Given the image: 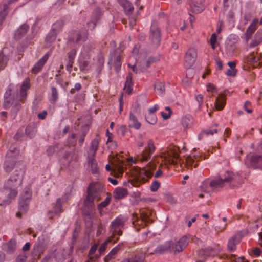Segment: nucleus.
Returning <instances> with one entry per match:
<instances>
[{"label": "nucleus", "instance_id": "obj_1", "mask_svg": "<svg viewBox=\"0 0 262 262\" xmlns=\"http://www.w3.org/2000/svg\"><path fill=\"white\" fill-rule=\"evenodd\" d=\"M24 172L21 170H15L10 178L5 182L4 192L7 194V199L3 200L0 206L4 207L9 205L12 200L18 194V189L21 187Z\"/></svg>", "mask_w": 262, "mask_h": 262}, {"label": "nucleus", "instance_id": "obj_2", "mask_svg": "<svg viewBox=\"0 0 262 262\" xmlns=\"http://www.w3.org/2000/svg\"><path fill=\"white\" fill-rule=\"evenodd\" d=\"M17 94L13 92L11 85L6 90L4 95L3 106L10 109L11 116L15 118L21 107L20 100L17 98Z\"/></svg>", "mask_w": 262, "mask_h": 262}, {"label": "nucleus", "instance_id": "obj_3", "mask_svg": "<svg viewBox=\"0 0 262 262\" xmlns=\"http://www.w3.org/2000/svg\"><path fill=\"white\" fill-rule=\"evenodd\" d=\"M237 176L233 172L227 171L219 178L209 182V185L213 189L222 188L226 186L234 185L236 181Z\"/></svg>", "mask_w": 262, "mask_h": 262}, {"label": "nucleus", "instance_id": "obj_4", "mask_svg": "<svg viewBox=\"0 0 262 262\" xmlns=\"http://www.w3.org/2000/svg\"><path fill=\"white\" fill-rule=\"evenodd\" d=\"M101 192L100 189H98L92 184L88 187L87 194L84 201V206L88 209V210L85 212V214L90 215L91 213L93 208L94 207V200L97 199V201H99L101 199Z\"/></svg>", "mask_w": 262, "mask_h": 262}, {"label": "nucleus", "instance_id": "obj_5", "mask_svg": "<svg viewBox=\"0 0 262 262\" xmlns=\"http://www.w3.org/2000/svg\"><path fill=\"white\" fill-rule=\"evenodd\" d=\"M89 33L86 29L72 31L68 36V43L78 44L80 41L84 42L88 39Z\"/></svg>", "mask_w": 262, "mask_h": 262}, {"label": "nucleus", "instance_id": "obj_6", "mask_svg": "<svg viewBox=\"0 0 262 262\" xmlns=\"http://www.w3.org/2000/svg\"><path fill=\"white\" fill-rule=\"evenodd\" d=\"M136 175L138 181L133 183V185L135 187H138L142 183H144L148 181L152 176V172L145 168H138L136 170Z\"/></svg>", "mask_w": 262, "mask_h": 262}, {"label": "nucleus", "instance_id": "obj_7", "mask_svg": "<svg viewBox=\"0 0 262 262\" xmlns=\"http://www.w3.org/2000/svg\"><path fill=\"white\" fill-rule=\"evenodd\" d=\"M16 151L17 149L16 148H14L13 150L10 149L6 155L4 168L7 172L11 171L15 165L17 158L14 153Z\"/></svg>", "mask_w": 262, "mask_h": 262}, {"label": "nucleus", "instance_id": "obj_8", "mask_svg": "<svg viewBox=\"0 0 262 262\" xmlns=\"http://www.w3.org/2000/svg\"><path fill=\"white\" fill-rule=\"evenodd\" d=\"M188 244V238L186 236H183L175 243L172 242L171 247L172 252L177 254L182 252Z\"/></svg>", "mask_w": 262, "mask_h": 262}, {"label": "nucleus", "instance_id": "obj_9", "mask_svg": "<svg viewBox=\"0 0 262 262\" xmlns=\"http://www.w3.org/2000/svg\"><path fill=\"white\" fill-rule=\"evenodd\" d=\"M245 234L244 232L239 231L229 239L227 245V249L230 252H232L236 250V245L240 242Z\"/></svg>", "mask_w": 262, "mask_h": 262}, {"label": "nucleus", "instance_id": "obj_10", "mask_svg": "<svg viewBox=\"0 0 262 262\" xmlns=\"http://www.w3.org/2000/svg\"><path fill=\"white\" fill-rule=\"evenodd\" d=\"M102 12L99 8H96L92 13L90 20L86 23L88 27L90 30H94L97 24L99 22L102 16Z\"/></svg>", "mask_w": 262, "mask_h": 262}, {"label": "nucleus", "instance_id": "obj_11", "mask_svg": "<svg viewBox=\"0 0 262 262\" xmlns=\"http://www.w3.org/2000/svg\"><path fill=\"white\" fill-rule=\"evenodd\" d=\"M155 150V147L154 144V142L150 140L148 142L147 148H145L144 151L141 153V156L139 157V159L141 161H148L152 154Z\"/></svg>", "mask_w": 262, "mask_h": 262}, {"label": "nucleus", "instance_id": "obj_12", "mask_svg": "<svg viewBox=\"0 0 262 262\" xmlns=\"http://www.w3.org/2000/svg\"><path fill=\"white\" fill-rule=\"evenodd\" d=\"M125 221L123 219L120 217H116L111 223V230L114 234H118L121 236L122 234L121 228L124 225Z\"/></svg>", "mask_w": 262, "mask_h": 262}, {"label": "nucleus", "instance_id": "obj_13", "mask_svg": "<svg viewBox=\"0 0 262 262\" xmlns=\"http://www.w3.org/2000/svg\"><path fill=\"white\" fill-rule=\"evenodd\" d=\"M197 58V51L194 48H190L185 54L186 66L190 68L195 63Z\"/></svg>", "mask_w": 262, "mask_h": 262}, {"label": "nucleus", "instance_id": "obj_14", "mask_svg": "<svg viewBox=\"0 0 262 262\" xmlns=\"http://www.w3.org/2000/svg\"><path fill=\"white\" fill-rule=\"evenodd\" d=\"M172 245V241H168L165 243L164 244L159 245L156 247V248L154 250L153 252H151L150 253V254H163L166 252H172L171 247Z\"/></svg>", "mask_w": 262, "mask_h": 262}, {"label": "nucleus", "instance_id": "obj_15", "mask_svg": "<svg viewBox=\"0 0 262 262\" xmlns=\"http://www.w3.org/2000/svg\"><path fill=\"white\" fill-rule=\"evenodd\" d=\"M179 148L176 146L169 147L167 150V156L169 157L168 162L171 164H176L177 160H179L178 153Z\"/></svg>", "mask_w": 262, "mask_h": 262}, {"label": "nucleus", "instance_id": "obj_16", "mask_svg": "<svg viewBox=\"0 0 262 262\" xmlns=\"http://www.w3.org/2000/svg\"><path fill=\"white\" fill-rule=\"evenodd\" d=\"M150 39L154 44H159L161 40V33L159 28L156 24H153L150 28Z\"/></svg>", "mask_w": 262, "mask_h": 262}, {"label": "nucleus", "instance_id": "obj_17", "mask_svg": "<svg viewBox=\"0 0 262 262\" xmlns=\"http://www.w3.org/2000/svg\"><path fill=\"white\" fill-rule=\"evenodd\" d=\"M50 56L49 53H47L42 58L40 59L39 61L34 66L33 68L31 70L32 73L34 74H37L39 72L43 67L46 63L48 60L49 57Z\"/></svg>", "mask_w": 262, "mask_h": 262}, {"label": "nucleus", "instance_id": "obj_18", "mask_svg": "<svg viewBox=\"0 0 262 262\" xmlns=\"http://www.w3.org/2000/svg\"><path fill=\"white\" fill-rule=\"evenodd\" d=\"M117 2L123 7L127 15H132L134 8L132 4L128 0H117Z\"/></svg>", "mask_w": 262, "mask_h": 262}, {"label": "nucleus", "instance_id": "obj_19", "mask_svg": "<svg viewBox=\"0 0 262 262\" xmlns=\"http://www.w3.org/2000/svg\"><path fill=\"white\" fill-rule=\"evenodd\" d=\"M61 201L60 198L56 200V204L54 206L53 211H49L48 215L50 219H53L54 215H59L62 212Z\"/></svg>", "mask_w": 262, "mask_h": 262}, {"label": "nucleus", "instance_id": "obj_20", "mask_svg": "<svg viewBox=\"0 0 262 262\" xmlns=\"http://www.w3.org/2000/svg\"><path fill=\"white\" fill-rule=\"evenodd\" d=\"M43 238H39L37 242L34 244L32 253L35 256L39 258L44 251V246L43 244Z\"/></svg>", "mask_w": 262, "mask_h": 262}, {"label": "nucleus", "instance_id": "obj_21", "mask_svg": "<svg viewBox=\"0 0 262 262\" xmlns=\"http://www.w3.org/2000/svg\"><path fill=\"white\" fill-rule=\"evenodd\" d=\"M29 29V25L24 23L21 25L15 32L14 37L15 39L18 40L26 34Z\"/></svg>", "mask_w": 262, "mask_h": 262}, {"label": "nucleus", "instance_id": "obj_22", "mask_svg": "<svg viewBox=\"0 0 262 262\" xmlns=\"http://www.w3.org/2000/svg\"><path fill=\"white\" fill-rule=\"evenodd\" d=\"M250 165L254 169H262V156L252 155L250 158Z\"/></svg>", "mask_w": 262, "mask_h": 262}, {"label": "nucleus", "instance_id": "obj_23", "mask_svg": "<svg viewBox=\"0 0 262 262\" xmlns=\"http://www.w3.org/2000/svg\"><path fill=\"white\" fill-rule=\"evenodd\" d=\"M63 159L71 163L72 162H76L78 161V157L76 152L75 149L73 148L71 151L66 152L63 156Z\"/></svg>", "mask_w": 262, "mask_h": 262}, {"label": "nucleus", "instance_id": "obj_24", "mask_svg": "<svg viewBox=\"0 0 262 262\" xmlns=\"http://www.w3.org/2000/svg\"><path fill=\"white\" fill-rule=\"evenodd\" d=\"M262 42V30H258L254 35L253 39L249 43V47L254 48L258 46Z\"/></svg>", "mask_w": 262, "mask_h": 262}, {"label": "nucleus", "instance_id": "obj_25", "mask_svg": "<svg viewBox=\"0 0 262 262\" xmlns=\"http://www.w3.org/2000/svg\"><path fill=\"white\" fill-rule=\"evenodd\" d=\"M16 248V242L15 239H10L3 245V249L7 253L11 254L14 252Z\"/></svg>", "mask_w": 262, "mask_h": 262}, {"label": "nucleus", "instance_id": "obj_26", "mask_svg": "<svg viewBox=\"0 0 262 262\" xmlns=\"http://www.w3.org/2000/svg\"><path fill=\"white\" fill-rule=\"evenodd\" d=\"M77 53V51L75 49H72L68 53V61L67 65V70L71 72L73 67V64L75 59V56Z\"/></svg>", "mask_w": 262, "mask_h": 262}, {"label": "nucleus", "instance_id": "obj_27", "mask_svg": "<svg viewBox=\"0 0 262 262\" xmlns=\"http://www.w3.org/2000/svg\"><path fill=\"white\" fill-rule=\"evenodd\" d=\"M88 164L91 166V172L93 174H97L98 173V168L97 162L95 159V156L88 155Z\"/></svg>", "mask_w": 262, "mask_h": 262}, {"label": "nucleus", "instance_id": "obj_28", "mask_svg": "<svg viewBox=\"0 0 262 262\" xmlns=\"http://www.w3.org/2000/svg\"><path fill=\"white\" fill-rule=\"evenodd\" d=\"M194 123L193 117L190 115H187L183 117L181 120V123L183 127L185 129L189 128L192 127Z\"/></svg>", "mask_w": 262, "mask_h": 262}, {"label": "nucleus", "instance_id": "obj_29", "mask_svg": "<svg viewBox=\"0 0 262 262\" xmlns=\"http://www.w3.org/2000/svg\"><path fill=\"white\" fill-rule=\"evenodd\" d=\"M115 51L110 55V60L112 61L114 60V68L117 72H118L120 70L121 67V57L120 55H117L115 57Z\"/></svg>", "mask_w": 262, "mask_h": 262}, {"label": "nucleus", "instance_id": "obj_30", "mask_svg": "<svg viewBox=\"0 0 262 262\" xmlns=\"http://www.w3.org/2000/svg\"><path fill=\"white\" fill-rule=\"evenodd\" d=\"M114 194L115 199H121L127 195L128 191L126 189L118 187L115 189Z\"/></svg>", "mask_w": 262, "mask_h": 262}, {"label": "nucleus", "instance_id": "obj_31", "mask_svg": "<svg viewBox=\"0 0 262 262\" xmlns=\"http://www.w3.org/2000/svg\"><path fill=\"white\" fill-rule=\"evenodd\" d=\"M225 99L226 97L224 95L221 94L219 95L215 102V106L217 110H221L224 108L225 104Z\"/></svg>", "mask_w": 262, "mask_h": 262}, {"label": "nucleus", "instance_id": "obj_32", "mask_svg": "<svg viewBox=\"0 0 262 262\" xmlns=\"http://www.w3.org/2000/svg\"><path fill=\"white\" fill-rule=\"evenodd\" d=\"M140 217L142 220L146 223H150V216L151 215V210L147 209H142L140 210Z\"/></svg>", "mask_w": 262, "mask_h": 262}, {"label": "nucleus", "instance_id": "obj_33", "mask_svg": "<svg viewBox=\"0 0 262 262\" xmlns=\"http://www.w3.org/2000/svg\"><path fill=\"white\" fill-rule=\"evenodd\" d=\"M99 145V141L97 139H94L91 142L90 147L89 149V152L88 155H91L92 156H95L97 150H98Z\"/></svg>", "mask_w": 262, "mask_h": 262}, {"label": "nucleus", "instance_id": "obj_34", "mask_svg": "<svg viewBox=\"0 0 262 262\" xmlns=\"http://www.w3.org/2000/svg\"><path fill=\"white\" fill-rule=\"evenodd\" d=\"M132 85V74L131 73H129L126 77V79L125 83V87L124 88V90H126V92L128 93V94H130L132 93V91L133 90Z\"/></svg>", "mask_w": 262, "mask_h": 262}, {"label": "nucleus", "instance_id": "obj_35", "mask_svg": "<svg viewBox=\"0 0 262 262\" xmlns=\"http://www.w3.org/2000/svg\"><path fill=\"white\" fill-rule=\"evenodd\" d=\"M129 120L132 122V123L129 125V127H133L136 129H140L141 123L138 121L137 117L132 112L130 113Z\"/></svg>", "mask_w": 262, "mask_h": 262}, {"label": "nucleus", "instance_id": "obj_36", "mask_svg": "<svg viewBox=\"0 0 262 262\" xmlns=\"http://www.w3.org/2000/svg\"><path fill=\"white\" fill-rule=\"evenodd\" d=\"M111 201V195L110 193H107V196L104 201H102L97 205V208L100 213H102V210L103 208L106 207Z\"/></svg>", "mask_w": 262, "mask_h": 262}, {"label": "nucleus", "instance_id": "obj_37", "mask_svg": "<svg viewBox=\"0 0 262 262\" xmlns=\"http://www.w3.org/2000/svg\"><path fill=\"white\" fill-rule=\"evenodd\" d=\"M64 25V23L63 20H58L53 24L51 31L57 34L62 30Z\"/></svg>", "mask_w": 262, "mask_h": 262}, {"label": "nucleus", "instance_id": "obj_38", "mask_svg": "<svg viewBox=\"0 0 262 262\" xmlns=\"http://www.w3.org/2000/svg\"><path fill=\"white\" fill-rule=\"evenodd\" d=\"M32 193L29 188H25L19 197L20 200H25L27 202H30L31 199Z\"/></svg>", "mask_w": 262, "mask_h": 262}, {"label": "nucleus", "instance_id": "obj_39", "mask_svg": "<svg viewBox=\"0 0 262 262\" xmlns=\"http://www.w3.org/2000/svg\"><path fill=\"white\" fill-rule=\"evenodd\" d=\"M36 127L34 124L28 125L25 129L26 134L30 138H32L35 135Z\"/></svg>", "mask_w": 262, "mask_h": 262}, {"label": "nucleus", "instance_id": "obj_40", "mask_svg": "<svg viewBox=\"0 0 262 262\" xmlns=\"http://www.w3.org/2000/svg\"><path fill=\"white\" fill-rule=\"evenodd\" d=\"M51 95L50 98V101L52 104H55L58 99V92L57 89L55 86L51 88Z\"/></svg>", "mask_w": 262, "mask_h": 262}, {"label": "nucleus", "instance_id": "obj_41", "mask_svg": "<svg viewBox=\"0 0 262 262\" xmlns=\"http://www.w3.org/2000/svg\"><path fill=\"white\" fill-rule=\"evenodd\" d=\"M247 61L250 64H255V67L260 66L262 67V62L259 61V58H256L253 55V54H250L247 57Z\"/></svg>", "mask_w": 262, "mask_h": 262}, {"label": "nucleus", "instance_id": "obj_42", "mask_svg": "<svg viewBox=\"0 0 262 262\" xmlns=\"http://www.w3.org/2000/svg\"><path fill=\"white\" fill-rule=\"evenodd\" d=\"M97 248H98V245L97 244H94L91 247V249H90L89 253V256L90 260H91V261H95L99 257V256H98L97 255L93 256V255L94 254L95 252H96Z\"/></svg>", "mask_w": 262, "mask_h": 262}, {"label": "nucleus", "instance_id": "obj_43", "mask_svg": "<svg viewBox=\"0 0 262 262\" xmlns=\"http://www.w3.org/2000/svg\"><path fill=\"white\" fill-rule=\"evenodd\" d=\"M8 13V5L4 4L3 6V10L0 12V25L4 22L6 16Z\"/></svg>", "mask_w": 262, "mask_h": 262}, {"label": "nucleus", "instance_id": "obj_44", "mask_svg": "<svg viewBox=\"0 0 262 262\" xmlns=\"http://www.w3.org/2000/svg\"><path fill=\"white\" fill-rule=\"evenodd\" d=\"M30 202H27L25 200H19L18 208L19 210L23 212H26L28 209L29 204Z\"/></svg>", "mask_w": 262, "mask_h": 262}, {"label": "nucleus", "instance_id": "obj_45", "mask_svg": "<svg viewBox=\"0 0 262 262\" xmlns=\"http://www.w3.org/2000/svg\"><path fill=\"white\" fill-rule=\"evenodd\" d=\"M145 258V255L143 253L136 254L134 257H130L131 262H143Z\"/></svg>", "mask_w": 262, "mask_h": 262}, {"label": "nucleus", "instance_id": "obj_46", "mask_svg": "<svg viewBox=\"0 0 262 262\" xmlns=\"http://www.w3.org/2000/svg\"><path fill=\"white\" fill-rule=\"evenodd\" d=\"M8 57L3 54L2 51L0 52V71L4 69L7 64Z\"/></svg>", "mask_w": 262, "mask_h": 262}, {"label": "nucleus", "instance_id": "obj_47", "mask_svg": "<svg viewBox=\"0 0 262 262\" xmlns=\"http://www.w3.org/2000/svg\"><path fill=\"white\" fill-rule=\"evenodd\" d=\"M198 255L204 261L210 256V252L208 249H201L198 251Z\"/></svg>", "mask_w": 262, "mask_h": 262}, {"label": "nucleus", "instance_id": "obj_48", "mask_svg": "<svg viewBox=\"0 0 262 262\" xmlns=\"http://www.w3.org/2000/svg\"><path fill=\"white\" fill-rule=\"evenodd\" d=\"M217 130L216 129H207L206 130L202 131L198 135V139L201 140L204 135H213L214 133H217Z\"/></svg>", "mask_w": 262, "mask_h": 262}, {"label": "nucleus", "instance_id": "obj_49", "mask_svg": "<svg viewBox=\"0 0 262 262\" xmlns=\"http://www.w3.org/2000/svg\"><path fill=\"white\" fill-rule=\"evenodd\" d=\"M57 34L51 31L47 35L46 38V42L47 45L48 43H51L54 42L56 38Z\"/></svg>", "mask_w": 262, "mask_h": 262}, {"label": "nucleus", "instance_id": "obj_50", "mask_svg": "<svg viewBox=\"0 0 262 262\" xmlns=\"http://www.w3.org/2000/svg\"><path fill=\"white\" fill-rule=\"evenodd\" d=\"M258 23V19L254 18L249 26L247 28V30H248L250 32L254 33L257 28Z\"/></svg>", "mask_w": 262, "mask_h": 262}, {"label": "nucleus", "instance_id": "obj_51", "mask_svg": "<svg viewBox=\"0 0 262 262\" xmlns=\"http://www.w3.org/2000/svg\"><path fill=\"white\" fill-rule=\"evenodd\" d=\"M190 10L193 13H199L203 11V9L198 5V3H192L190 5Z\"/></svg>", "mask_w": 262, "mask_h": 262}, {"label": "nucleus", "instance_id": "obj_52", "mask_svg": "<svg viewBox=\"0 0 262 262\" xmlns=\"http://www.w3.org/2000/svg\"><path fill=\"white\" fill-rule=\"evenodd\" d=\"M155 89L159 93L162 94L165 91L164 84L161 82H157L155 84Z\"/></svg>", "mask_w": 262, "mask_h": 262}, {"label": "nucleus", "instance_id": "obj_53", "mask_svg": "<svg viewBox=\"0 0 262 262\" xmlns=\"http://www.w3.org/2000/svg\"><path fill=\"white\" fill-rule=\"evenodd\" d=\"M146 120L151 124H155L157 122V117L155 114H148L146 117Z\"/></svg>", "mask_w": 262, "mask_h": 262}, {"label": "nucleus", "instance_id": "obj_54", "mask_svg": "<svg viewBox=\"0 0 262 262\" xmlns=\"http://www.w3.org/2000/svg\"><path fill=\"white\" fill-rule=\"evenodd\" d=\"M30 81L29 78L27 77L23 82L20 90L27 91V90H28L30 88Z\"/></svg>", "mask_w": 262, "mask_h": 262}, {"label": "nucleus", "instance_id": "obj_55", "mask_svg": "<svg viewBox=\"0 0 262 262\" xmlns=\"http://www.w3.org/2000/svg\"><path fill=\"white\" fill-rule=\"evenodd\" d=\"M216 35L215 33H213L210 37V42L211 46V48L212 49L214 50L215 49V43L216 42Z\"/></svg>", "mask_w": 262, "mask_h": 262}, {"label": "nucleus", "instance_id": "obj_56", "mask_svg": "<svg viewBox=\"0 0 262 262\" xmlns=\"http://www.w3.org/2000/svg\"><path fill=\"white\" fill-rule=\"evenodd\" d=\"M160 186V183L157 181H154L150 186V190L152 192H156L158 190Z\"/></svg>", "mask_w": 262, "mask_h": 262}, {"label": "nucleus", "instance_id": "obj_57", "mask_svg": "<svg viewBox=\"0 0 262 262\" xmlns=\"http://www.w3.org/2000/svg\"><path fill=\"white\" fill-rule=\"evenodd\" d=\"M89 62L88 61H81L80 63V70L81 71H84L88 70Z\"/></svg>", "mask_w": 262, "mask_h": 262}, {"label": "nucleus", "instance_id": "obj_58", "mask_svg": "<svg viewBox=\"0 0 262 262\" xmlns=\"http://www.w3.org/2000/svg\"><path fill=\"white\" fill-rule=\"evenodd\" d=\"M159 60V57H150L146 61V67L148 68L151 63L157 62Z\"/></svg>", "mask_w": 262, "mask_h": 262}, {"label": "nucleus", "instance_id": "obj_59", "mask_svg": "<svg viewBox=\"0 0 262 262\" xmlns=\"http://www.w3.org/2000/svg\"><path fill=\"white\" fill-rule=\"evenodd\" d=\"M123 246V243H119L117 246L114 247L112 249V250L110 251V252L115 256L117 253L121 249L122 247Z\"/></svg>", "mask_w": 262, "mask_h": 262}, {"label": "nucleus", "instance_id": "obj_60", "mask_svg": "<svg viewBox=\"0 0 262 262\" xmlns=\"http://www.w3.org/2000/svg\"><path fill=\"white\" fill-rule=\"evenodd\" d=\"M110 241H111L110 239H107V241L104 242L101 245L100 248H99V252L100 254L105 251V250L106 249V247L107 245V244Z\"/></svg>", "mask_w": 262, "mask_h": 262}, {"label": "nucleus", "instance_id": "obj_61", "mask_svg": "<svg viewBox=\"0 0 262 262\" xmlns=\"http://www.w3.org/2000/svg\"><path fill=\"white\" fill-rule=\"evenodd\" d=\"M194 162V159L190 156H188L186 159V165L188 166H192Z\"/></svg>", "mask_w": 262, "mask_h": 262}, {"label": "nucleus", "instance_id": "obj_62", "mask_svg": "<svg viewBox=\"0 0 262 262\" xmlns=\"http://www.w3.org/2000/svg\"><path fill=\"white\" fill-rule=\"evenodd\" d=\"M57 147L55 146H51L49 147L47 150V153L49 156L52 155L57 149Z\"/></svg>", "mask_w": 262, "mask_h": 262}, {"label": "nucleus", "instance_id": "obj_63", "mask_svg": "<svg viewBox=\"0 0 262 262\" xmlns=\"http://www.w3.org/2000/svg\"><path fill=\"white\" fill-rule=\"evenodd\" d=\"M253 34V33L250 32L248 30H246V31L244 34V38L246 42H248Z\"/></svg>", "mask_w": 262, "mask_h": 262}, {"label": "nucleus", "instance_id": "obj_64", "mask_svg": "<svg viewBox=\"0 0 262 262\" xmlns=\"http://www.w3.org/2000/svg\"><path fill=\"white\" fill-rule=\"evenodd\" d=\"M237 72V70L235 69H229L226 72V75L229 76H235Z\"/></svg>", "mask_w": 262, "mask_h": 262}]
</instances>
